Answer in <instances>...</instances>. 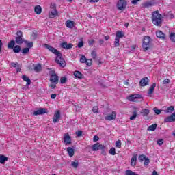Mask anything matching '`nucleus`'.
I'll use <instances>...</instances> for the list:
<instances>
[{
    "label": "nucleus",
    "mask_w": 175,
    "mask_h": 175,
    "mask_svg": "<svg viewBox=\"0 0 175 175\" xmlns=\"http://www.w3.org/2000/svg\"><path fill=\"white\" fill-rule=\"evenodd\" d=\"M142 5V8H151V6L157 5V2L155 1V0H151L150 1L143 3Z\"/></svg>",
    "instance_id": "12"
},
{
    "label": "nucleus",
    "mask_w": 175,
    "mask_h": 175,
    "mask_svg": "<svg viewBox=\"0 0 175 175\" xmlns=\"http://www.w3.org/2000/svg\"><path fill=\"white\" fill-rule=\"evenodd\" d=\"M94 142H98L99 140V137L98 135H94L93 137Z\"/></svg>",
    "instance_id": "57"
},
{
    "label": "nucleus",
    "mask_w": 175,
    "mask_h": 175,
    "mask_svg": "<svg viewBox=\"0 0 175 175\" xmlns=\"http://www.w3.org/2000/svg\"><path fill=\"white\" fill-rule=\"evenodd\" d=\"M51 99H55L57 98V94H53L51 95Z\"/></svg>",
    "instance_id": "59"
},
{
    "label": "nucleus",
    "mask_w": 175,
    "mask_h": 175,
    "mask_svg": "<svg viewBox=\"0 0 175 175\" xmlns=\"http://www.w3.org/2000/svg\"><path fill=\"white\" fill-rule=\"evenodd\" d=\"M152 175H158V172H157L155 170L152 172Z\"/></svg>",
    "instance_id": "64"
},
{
    "label": "nucleus",
    "mask_w": 175,
    "mask_h": 175,
    "mask_svg": "<svg viewBox=\"0 0 175 175\" xmlns=\"http://www.w3.org/2000/svg\"><path fill=\"white\" fill-rule=\"evenodd\" d=\"M157 144L159 146H162V144H163V139H158L157 140Z\"/></svg>",
    "instance_id": "53"
},
{
    "label": "nucleus",
    "mask_w": 175,
    "mask_h": 175,
    "mask_svg": "<svg viewBox=\"0 0 175 175\" xmlns=\"http://www.w3.org/2000/svg\"><path fill=\"white\" fill-rule=\"evenodd\" d=\"M89 2H90V3H96V2H99V0H89Z\"/></svg>",
    "instance_id": "61"
},
{
    "label": "nucleus",
    "mask_w": 175,
    "mask_h": 175,
    "mask_svg": "<svg viewBox=\"0 0 175 175\" xmlns=\"http://www.w3.org/2000/svg\"><path fill=\"white\" fill-rule=\"evenodd\" d=\"M156 36L157 38H159L160 39H162V40H166V35L162 32V31H158L156 32Z\"/></svg>",
    "instance_id": "18"
},
{
    "label": "nucleus",
    "mask_w": 175,
    "mask_h": 175,
    "mask_svg": "<svg viewBox=\"0 0 175 175\" xmlns=\"http://www.w3.org/2000/svg\"><path fill=\"white\" fill-rule=\"evenodd\" d=\"M60 46L62 49H65V50H70V49H72L73 47V44L69 43L66 42H63L60 44Z\"/></svg>",
    "instance_id": "13"
},
{
    "label": "nucleus",
    "mask_w": 175,
    "mask_h": 175,
    "mask_svg": "<svg viewBox=\"0 0 175 175\" xmlns=\"http://www.w3.org/2000/svg\"><path fill=\"white\" fill-rule=\"evenodd\" d=\"M109 154H111V155H115L116 154V148H111V149L109 150Z\"/></svg>",
    "instance_id": "45"
},
{
    "label": "nucleus",
    "mask_w": 175,
    "mask_h": 175,
    "mask_svg": "<svg viewBox=\"0 0 175 175\" xmlns=\"http://www.w3.org/2000/svg\"><path fill=\"white\" fill-rule=\"evenodd\" d=\"M75 133H76L77 137H80V136H81L83 135V131H78Z\"/></svg>",
    "instance_id": "52"
},
{
    "label": "nucleus",
    "mask_w": 175,
    "mask_h": 175,
    "mask_svg": "<svg viewBox=\"0 0 175 175\" xmlns=\"http://www.w3.org/2000/svg\"><path fill=\"white\" fill-rule=\"evenodd\" d=\"M116 147H117L118 148H121V140L116 141Z\"/></svg>",
    "instance_id": "47"
},
{
    "label": "nucleus",
    "mask_w": 175,
    "mask_h": 175,
    "mask_svg": "<svg viewBox=\"0 0 175 175\" xmlns=\"http://www.w3.org/2000/svg\"><path fill=\"white\" fill-rule=\"evenodd\" d=\"M91 55L93 59H95L96 58V51L95 50H93L91 53Z\"/></svg>",
    "instance_id": "46"
},
{
    "label": "nucleus",
    "mask_w": 175,
    "mask_h": 175,
    "mask_svg": "<svg viewBox=\"0 0 175 175\" xmlns=\"http://www.w3.org/2000/svg\"><path fill=\"white\" fill-rule=\"evenodd\" d=\"M15 44H16V42H15L14 40H11V41L8 43V47L9 49H13V48L14 47Z\"/></svg>",
    "instance_id": "33"
},
{
    "label": "nucleus",
    "mask_w": 175,
    "mask_h": 175,
    "mask_svg": "<svg viewBox=\"0 0 175 175\" xmlns=\"http://www.w3.org/2000/svg\"><path fill=\"white\" fill-rule=\"evenodd\" d=\"M34 12L36 14H40L42 13V7L40 5H37L34 8Z\"/></svg>",
    "instance_id": "27"
},
{
    "label": "nucleus",
    "mask_w": 175,
    "mask_h": 175,
    "mask_svg": "<svg viewBox=\"0 0 175 175\" xmlns=\"http://www.w3.org/2000/svg\"><path fill=\"white\" fill-rule=\"evenodd\" d=\"M66 26L67 28H73L75 26V22L73 21L68 20L66 21Z\"/></svg>",
    "instance_id": "22"
},
{
    "label": "nucleus",
    "mask_w": 175,
    "mask_h": 175,
    "mask_svg": "<svg viewBox=\"0 0 175 175\" xmlns=\"http://www.w3.org/2000/svg\"><path fill=\"white\" fill-rule=\"evenodd\" d=\"M64 143L66 146L72 144V137L68 133L64 135Z\"/></svg>",
    "instance_id": "14"
},
{
    "label": "nucleus",
    "mask_w": 175,
    "mask_h": 175,
    "mask_svg": "<svg viewBox=\"0 0 175 175\" xmlns=\"http://www.w3.org/2000/svg\"><path fill=\"white\" fill-rule=\"evenodd\" d=\"M13 51H14V53H20L21 51V46H20L19 45H16V46H14Z\"/></svg>",
    "instance_id": "30"
},
{
    "label": "nucleus",
    "mask_w": 175,
    "mask_h": 175,
    "mask_svg": "<svg viewBox=\"0 0 175 175\" xmlns=\"http://www.w3.org/2000/svg\"><path fill=\"white\" fill-rule=\"evenodd\" d=\"M83 46H84V42L83 41H80L77 44V47H79V49H81Z\"/></svg>",
    "instance_id": "51"
},
{
    "label": "nucleus",
    "mask_w": 175,
    "mask_h": 175,
    "mask_svg": "<svg viewBox=\"0 0 175 175\" xmlns=\"http://www.w3.org/2000/svg\"><path fill=\"white\" fill-rule=\"evenodd\" d=\"M105 148H106V146H105V145L100 144L99 142H97L92 146V151H98V150H102L103 152H105Z\"/></svg>",
    "instance_id": "8"
},
{
    "label": "nucleus",
    "mask_w": 175,
    "mask_h": 175,
    "mask_svg": "<svg viewBox=\"0 0 175 175\" xmlns=\"http://www.w3.org/2000/svg\"><path fill=\"white\" fill-rule=\"evenodd\" d=\"M152 23L157 27H159L162 24V14H159V11L152 12Z\"/></svg>",
    "instance_id": "2"
},
{
    "label": "nucleus",
    "mask_w": 175,
    "mask_h": 175,
    "mask_svg": "<svg viewBox=\"0 0 175 175\" xmlns=\"http://www.w3.org/2000/svg\"><path fill=\"white\" fill-rule=\"evenodd\" d=\"M136 117H137V112H136V111H134L133 112V115L130 117V120L132 121L135 120Z\"/></svg>",
    "instance_id": "36"
},
{
    "label": "nucleus",
    "mask_w": 175,
    "mask_h": 175,
    "mask_svg": "<svg viewBox=\"0 0 175 175\" xmlns=\"http://www.w3.org/2000/svg\"><path fill=\"white\" fill-rule=\"evenodd\" d=\"M24 43L27 45V49H32V47H33V42H29L27 41V40H25Z\"/></svg>",
    "instance_id": "29"
},
{
    "label": "nucleus",
    "mask_w": 175,
    "mask_h": 175,
    "mask_svg": "<svg viewBox=\"0 0 175 175\" xmlns=\"http://www.w3.org/2000/svg\"><path fill=\"white\" fill-rule=\"evenodd\" d=\"M50 88L51 90H55V88L57 87V84L55 83H52L49 85Z\"/></svg>",
    "instance_id": "56"
},
{
    "label": "nucleus",
    "mask_w": 175,
    "mask_h": 175,
    "mask_svg": "<svg viewBox=\"0 0 175 175\" xmlns=\"http://www.w3.org/2000/svg\"><path fill=\"white\" fill-rule=\"evenodd\" d=\"M126 1L119 0L117 3V8L118 10H125V9H126Z\"/></svg>",
    "instance_id": "10"
},
{
    "label": "nucleus",
    "mask_w": 175,
    "mask_h": 175,
    "mask_svg": "<svg viewBox=\"0 0 175 175\" xmlns=\"http://www.w3.org/2000/svg\"><path fill=\"white\" fill-rule=\"evenodd\" d=\"M67 78L66 77H62L60 78V83L61 84H65L66 83Z\"/></svg>",
    "instance_id": "43"
},
{
    "label": "nucleus",
    "mask_w": 175,
    "mask_h": 175,
    "mask_svg": "<svg viewBox=\"0 0 175 175\" xmlns=\"http://www.w3.org/2000/svg\"><path fill=\"white\" fill-rule=\"evenodd\" d=\"M139 1H140V0H132L131 3L133 5H136Z\"/></svg>",
    "instance_id": "58"
},
{
    "label": "nucleus",
    "mask_w": 175,
    "mask_h": 175,
    "mask_svg": "<svg viewBox=\"0 0 175 175\" xmlns=\"http://www.w3.org/2000/svg\"><path fill=\"white\" fill-rule=\"evenodd\" d=\"M71 166H72V167H74L75 169H77V166H79V161L75 160V161H72L71 163Z\"/></svg>",
    "instance_id": "35"
},
{
    "label": "nucleus",
    "mask_w": 175,
    "mask_h": 175,
    "mask_svg": "<svg viewBox=\"0 0 175 175\" xmlns=\"http://www.w3.org/2000/svg\"><path fill=\"white\" fill-rule=\"evenodd\" d=\"M116 118H117L116 111H112L111 115H108L105 117V120H106V121H115Z\"/></svg>",
    "instance_id": "11"
},
{
    "label": "nucleus",
    "mask_w": 175,
    "mask_h": 175,
    "mask_svg": "<svg viewBox=\"0 0 175 175\" xmlns=\"http://www.w3.org/2000/svg\"><path fill=\"white\" fill-rule=\"evenodd\" d=\"M50 76V81H51V83H54L55 84H58L59 77L57 76V74H55V71H51Z\"/></svg>",
    "instance_id": "7"
},
{
    "label": "nucleus",
    "mask_w": 175,
    "mask_h": 175,
    "mask_svg": "<svg viewBox=\"0 0 175 175\" xmlns=\"http://www.w3.org/2000/svg\"><path fill=\"white\" fill-rule=\"evenodd\" d=\"M21 53L22 54H28V53H29V48H23L22 50H21Z\"/></svg>",
    "instance_id": "39"
},
{
    "label": "nucleus",
    "mask_w": 175,
    "mask_h": 175,
    "mask_svg": "<svg viewBox=\"0 0 175 175\" xmlns=\"http://www.w3.org/2000/svg\"><path fill=\"white\" fill-rule=\"evenodd\" d=\"M8 158L5 155L0 154V163L3 164L8 161Z\"/></svg>",
    "instance_id": "28"
},
{
    "label": "nucleus",
    "mask_w": 175,
    "mask_h": 175,
    "mask_svg": "<svg viewBox=\"0 0 175 175\" xmlns=\"http://www.w3.org/2000/svg\"><path fill=\"white\" fill-rule=\"evenodd\" d=\"M67 152H68L69 157H73V155H75V149H73V148H72V147H68Z\"/></svg>",
    "instance_id": "24"
},
{
    "label": "nucleus",
    "mask_w": 175,
    "mask_h": 175,
    "mask_svg": "<svg viewBox=\"0 0 175 175\" xmlns=\"http://www.w3.org/2000/svg\"><path fill=\"white\" fill-rule=\"evenodd\" d=\"M48 113L47 108H39L37 111H33V116H43V114H47Z\"/></svg>",
    "instance_id": "9"
},
{
    "label": "nucleus",
    "mask_w": 175,
    "mask_h": 175,
    "mask_svg": "<svg viewBox=\"0 0 175 175\" xmlns=\"http://www.w3.org/2000/svg\"><path fill=\"white\" fill-rule=\"evenodd\" d=\"M86 62H87V58L85 57V56L83 55L80 58V62H81V64H85Z\"/></svg>",
    "instance_id": "44"
},
{
    "label": "nucleus",
    "mask_w": 175,
    "mask_h": 175,
    "mask_svg": "<svg viewBox=\"0 0 175 175\" xmlns=\"http://www.w3.org/2000/svg\"><path fill=\"white\" fill-rule=\"evenodd\" d=\"M153 110H154L155 114H157V115H159L161 113H162V110L158 109V108H157V107L153 108Z\"/></svg>",
    "instance_id": "41"
},
{
    "label": "nucleus",
    "mask_w": 175,
    "mask_h": 175,
    "mask_svg": "<svg viewBox=\"0 0 175 175\" xmlns=\"http://www.w3.org/2000/svg\"><path fill=\"white\" fill-rule=\"evenodd\" d=\"M94 43H95V40H94V39L90 40L88 41L89 46H92V44H94Z\"/></svg>",
    "instance_id": "54"
},
{
    "label": "nucleus",
    "mask_w": 175,
    "mask_h": 175,
    "mask_svg": "<svg viewBox=\"0 0 175 175\" xmlns=\"http://www.w3.org/2000/svg\"><path fill=\"white\" fill-rule=\"evenodd\" d=\"M44 47L49 50V51H51V53H53V54L57 55L55 62L58 64V65H59V66H61V68H65V66H66V62H65V59L62 58V53H61L59 51L48 44H45Z\"/></svg>",
    "instance_id": "1"
},
{
    "label": "nucleus",
    "mask_w": 175,
    "mask_h": 175,
    "mask_svg": "<svg viewBox=\"0 0 175 175\" xmlns=\"http://www.w3.org/2000/svg\"><path fill=\"white\" fill-rule=\"evenodd\" d=\"M165 111L167 113H173V111H174V106H170L166 109V110Z\"/></svg>",
    "instance_id": "32"
},
{
    "label": "nucleus",
    "mask_w": 175,
    "mask_h": 175,
    "mask_svg": "<svg viewBox=\"0 0 175 175\" xmlns=\"http://www.w3.org/2000/svg\"><path fill=\"white\" fill-rule=\"evenodd\" d=\"M149 79L148 77L142 78L139 82L141 87H146V85H148Z\"/></svg>",
    "instance_id": "19"
},
{
    "label": "nucleus",
    "mask_w": 175,
    "mask_h": 175,
    "mask_svg": "<svg viewBox=\"0 0 175 175\" xmlns=\"http://www.w3.org/2000/svg\"><path fill=\"white\" fill-rule=\"evenodd\" d=\"M59 118H61V112L59 111H57L53 116V122L55 124L56 122H58L59 121Z\"/></svg>",
    "instance_id": "17"
},
{
    "label": "nucleus",
    "mask_w": 175,
    "mask_h": 175,
    "mask_svg": "<svg viewBox=\"0 0 175 175\" xmlns=\"http://www.w3.org/2000/svg\"><path fill=\"white\" fill-rule=\"evenodd\" d=\"M141 114H142L143 117H147L150 114V110L144 109L141 111Z\"/></svg>",
    "instance_id": "26"
},
{
    "label": "nucleus",
    "mask_w": 175,
    "mask_h": 175,
    "mask_svg": "<svg viewBox=\"0 0 175 175\" xmlns=\"http://www.w3.org/2000/svg\"><path fill=\"white\" fill-rule=\"evenodd\" d=\"M136 161H137V154H134L131 158V166H136Z\"/></svg>",
    "instance_id": "23"
},
{
    "label": "nucleus",
    "mask_w": 175,
    "mask_h": 175,
    "mask_svg": "<svg viewBox=\"0 0 175 175\" xmlns=\"http://www.w3.org/2000/svg\"><path fill=\"white\" fill-rule=\"evenodd\" d=\"M35 72H40L42 70V65L40 64H38L36 66H34Z\"/></svg>",
    "instance_id": "34"
},
{
    "label": "nucleus",
    "mask_w": 175,
    "mask_h": 175,
    "mask_svg": "<svg viewBox=\"0 0 175 175\" xmlns=\"http://www.w3.org/2000/svg\"><path fill=\"white\" fill-rule=\"evenodd\" d=\"M124 36L125 34L124 33V32L121 31H118L116 32V36L114 41V46L116 47H120V39H121V38H124Z\"/></svg>",
    "instance_id": "4"
},
{
    "label": "nucleus",
    "mask_w": 175,
    "mask_h": 175,
    "mask_svg": "<svg viewBox=\"0 0 175 175\" xmlns=\"http://www.w3.org/2000/svg\"><path fill=\"white\" fill-rule=\"evenodd\" d=\"M155 87H157V83H154L151 85L150 88H149V90L148 92V95H152V94H154V91L155 90Z\"/></svg>",
    "instance_id": "20"
},
{
    "label": "nucleus",
    "mask_w": 175,
    "mask_h": 175,
    "mask_svg": "<svg viewBox=\"0 0 175 175\" xmlns=\"http://www.w3.org/2000/svg\"><path fill=\"white\" fill-rule=\"evenodd\" d=\"M11 65L13 68H18V63H17V62H12V63H11Z\"/></svg>",
    "instance_id": "55"
},
{
    "label": "nucleus",
    "mask_w": 175,
    "mask_h": 175,
    "mask_svg": "<svg viewBox=\"0 0 175 175\" xmlns=\"http://www.w3.org/2000/svg\"><path fill=\"white\" fill-rule=\"evenodd\" d=\"M57 16H58V11L57 10V4L51 3L49 17L50 18H54V17H57Z\"/></svg>",
    "instance_id": "6"
},
{
    "label": "nucleus",
    "mask_w": 175,
    "mask_h": 175,
    "mask_svg": "<svg viewBox=\"0 0 175 175\" xmlns=\"http://www.w3.org/2000/svg\"><path fill=\"white\" fill-rule=\"evenodd\" d=\"M167 17L171 19L174 18V15H173V14H168Z\"/></svg>",
    "instance_id": "60"
},
{
    "label": "nucleus",
    "mask_w": 175,
    "mask_h": 175,
    "mask_svg": "<svg viewBox=\"0 0 175 175\" xmlns=\"http://www.w3.org/2000/svg\"><path fill=\"white\" fill-rule=\"evenodd\" d=\"M142 47L144 49V51H147V50H150L151 47V38L148 36H146L144 37Z\"/></svg>",
    "instance_id": "3"
},
{
    "label": "nucleus",
    "mask_w": 175,
    "mask_h": 175,
    "mask_svg": "<svg viewBox=\"0 0 175 175\" xmlns=\"http://www.w3.org/2000/svg\"><path fill=\"white\" fill-rule=\"evenodd\" d=\"M105 40H109V39H110V36H105Z\"/></svg>",
    "instance_id": "63"
},
{
    "label": "nucleus",
    "mask_w": 175,
    "mask_h": 175,
    "mask_svg": "<svg viewBox=\"0 0 175 175\" xmlns=\"http://www.w3.org/2000/svg\"><path fill=\"white\" fill-rule=\"evenodd\" d=\"M22 79L24 81H26L27 85H31V79L27 75H23Z\"/></svg>",
    "instance_id": "25"
},
{
    "label": "nucleus",
    "mask_w": 175,
    "mask_h": 175,
    "mask_svg": "<svg viewBox=\"0 0 175 175\" xmlns=\"http://www.w3.org/2000/svg\"><path fill=\"white\" fill-rule=\"evenodd\" d=\"M175 121V111L170 116L164 119V122H174Z\"/></svg>",
    "instance_id": "15"
},
{
    "label": "nucleus",
    "mask_w": 175,
    "mask_h": 175,
    "mask_svg": "<svg viewBox=\"0 0 175 175\" xmlns=\"http://www.w3.org/2000/svg\"><path fill=\"white\" fill-rule=\"evenodd\" d=\"M136 99H142V95L132 94L129 97V100H131V102H136Z\"/></svg>",
    "instance_id": "16"
},
{
    "label": "nucleus",
    "mask_w": 175,
    "mask_h": 175,
    "mask_svg": "<svg viewBox=\"0 0 175 175\" xmlns=\"http://www.w3.org/2000/svg\"><path fill=\"white\" fill-rule=\"evenodd\" d=\"M15 42L16 44H23V43H25V40L23 36V31L19 30L16 32V37L15 38Z\"/></svg>",
    "instance_id": "5"
},
{
    "label": "nucleus",
    "mask_w": 175,
    "mask_h": 175,
    "mask_svg": "<svg viewBox=\"0 0 175 175\" xmlns=\"http://www.w3.org/2000/svg\"><path fill=\"white\" fill-rule=\"evenodd\" d=\"M125 175H139L135 172H133L132 170H126Z\"/></svg>",
    "instance_id": "38"
},
{
    "label": "nucleus",
    "mask_w": 175,
    "mask_h": 175,
    "mask_svg": "<svg viewBox=\"0 0 175 175\" xmlns=\"http://www.w3.org/2000/svg\"><path fill=\"white\" fill-rule=\"evenodd\" d=\"M2 46H3V44H2V40H0V53L2 50Z\"/></svg>",
    "instance_id": "62"
},
{
    "label": "nucleus",
    "mask_w": 175,
    "mask_h": 175,
    "mask_svg": "<svg viewBox=\"0 0 175 175\" xmlns=\"http://www.w3.org/2000/svg\"><path fill=\"white\" fill-rule=\"evenodd\" d=\"M85 63L88 66H91L92 65V59H86V62H85Z\"/></svg>",
    "instance_id": "40"
},
{
    "label": "nucleus",
    "mask_w": 175,
    "mask_h": 175,
    "mask_svg": "<svg viewBox=\"0 0 175 175\" xmlns=\"http://www.w3.org/2000/svg\"><path fill=\"white\" fill-rule=\"evenodd\" d=\"M157 126H158V125L157 124H153L150 126H148V131H155V129H157Z\"/></svg>",
    "instance_id": "31"
},
{
    "label": "nucleus",
    "mask_w": 175,
    "mask_h": 175,
    "mask_svg": "<svg viewBox=\"0 0 175 175\" xmlns=\"http://www.w3.org/2000/svg\"><path fill=\"white\" fill-rule=\"evenodd\" d=\"M170 39L172 40L174 43H175V33L172 32L170 34Z\"/></svg>",
    "instance_id": "37"
},
{
    "label": "nucleus",
    "mask_w": 175,
    "mask_h": 175,
    "mask_svg": "<svg viewBox=\"0 0 175 175\" xmlns=\"http://www.w3.org/2000/svg\"><path fill=\"white\" fill-rule=\"evenodd\" d=\"M74 76L80 80H81V79H84V75H83L80 71H75L74 72Z\"/></svg>",
    "instance_id": "21"
},
{
    "label": "nucleus",
    "mask_w": 175,
    "mask_h": 175,
    "mask_svg": "<svg viewBox=\"0 0 175 175\" xmlns=\"http://www.w3.org/2000/svg\"><path fill=\"white\" fill-rule=\"evenodd\" d=\"M98 109H99V108H98L97 106L93 107V108H92V111H93V113H99V112L98 111Z\"/></svg>",
    "instance_id": "50"
},
{
    "label": "nucleus",
    "mask_w": 175,
    "mask_h": 175,
    "mask_svg": "<svg viewBox=\"0 0 175 175\" xmlns=\"http://www.w3.org/2000/svg\"><path fill=\"white\" fill-rule=\"evenodd\" d=\"M169 83H170V80L169 79H165L163 81V84L164 85H167V84H169Z\"/></svg>",
    "instance_id": "49"
},
{
    "label": "nucleus",
    "mask_w": 175,
    "mask_h": 175,
    "mask_svg": "<svg viewBox=\"0 0 175 175\" xmlns=\"http://www.w3.org/2000/svg\"><path fill=\"white\" fill-rule=\"evenodd\" d=\"M146 158L147 157L144 156V154H141L139 155L138 159L140 162H143V161H144Z\"/></svg>",
    "instance_id": "42"
},
{
    "label": "nucleus",
    "mask_w": 175,
    "mask_h": 175,
    "mask_svg": "<svg viewBox=\"0 0 175 175\" xmlns=\"http://www.w3.org/2000/svg\"><path fill=\"white\" fill-rule=\"evenodd\" d=\"M144 164L145 166H148L150 164V159L146 157V159L144 160Z\"/></svg>",
    "instance_id": "48"
}]
</instances>
